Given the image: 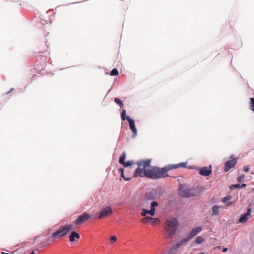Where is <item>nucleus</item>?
Here are the masks:
<instances>
[{
    "mask_svg": "<svg viewBox=\"0 0 254 254\" xmlns=\"http://www.w3.org/2000/svg\"><path fill=\"white\" fill-rule=\"evenodd\" d=\"M167 173V171L166 166H164L161 169L158 167H154L151 169H144V177L153 180H157L158 179L169 177Z\"/></svg>",
    "mask_w": 254,
    "mask_h": 254,
    "instance_id": "nucleus-1",
    "label": "nucleus"
},
{
    "mask_svg": "<svg viewBox=\"0 0 254 254\" xmlns=\"http://www.w3.org/2000/svg\"><path fill=\"white\" fill-rule=\"evenodd\" d=\"M179 226V222L176 217H171L167 219L165 222V230L170 238L176 234Z\"/></svg>",
    "mask_w": 254,
    "mask_h": 254,
    "instance_id": "nucleus-2",
    "label": "nucleus"
},
{
    "mask_svg": "<svg viewBox=\"0 0 254 254\" xmlns=\"http://www.w3.org/2000/svg\"><path fill=\"white\" fill-rule=\"evenodd\" d=\"M72 229L71 225H64L61 226L56 232H54L53 237L61 238L66 235Z\"/></svg>",
    "mask_w": 254,
    "mask_h": 254,
    "instance_id": "nucleus-3",
    "label": "nucleus"
},
{
    "mask_svg": "<svg viewBox=\"0 0 254 254\" xmlns=\"http://www.w3.org/2000/svg\"><path fill=\"white\" fill-rule=\"evenodd\" d=\"M178 194L179 195L186 198H189L195 196V193L192 189L184 188L182 185H180L178 188Z\"/></svg>",
    "mask_w": 254,
    "mask_h": 254,
    "instance_id": "nucleus-4",
    "label": "nucleus"
},
{
    "mask_svg": "<svg viewBox=\"0 0 254 254\" xmlns=\"http://www.w3.org/2000/svg\"><path fill=\"white\" fill-rule=\"evenodd\" d=\"M113 214V210L109 205L104 207L97 214L98 219L109 217Z\"/></svg>",
    "mask_w": 254,
    "mask_h": 254,
    "instance_id": "nucleus-5",
    "label": "nucleus"
},
{
    "mask_svg": "<svg viewBox=\"0 0 254 254\" xmlns=\"http://www.w3.org/2000/svg\"><path fill=\"white\" fill-rule=\"evenodd\" d=\"M202 230V228L200 226L196 227L191 229L187 236L183 239L182 240L185 243L189 241L192 239L193 237L196 236L199 232Z\"/></svg>",
    "mask_w": 254,
    "mask_h": 254,
    "instance_id": "nucleus-6",
    "label": "nucleus"
},
{
    "mask_svg": "<svg viewBox=\"0 0 254 254\" xmlns=\"http://www.w3.org/2000/svg\"><path fill=\"white\" fill-rule=\"evenodd\" d=\"M233 155L231 156V160L227 161L224 164V171L225 172H228L231 169L234 168L237 162V159L236 158H233Z\"/></svg>",
    "mask_w": 254,
    "mask_h": 254,
    "instance_id": "nucleus-7",
    "label": "nucleus"
},
{
    "mask_svg": "<svg viewBox=\"0 0 254 254\" xmlns=\"http://www.w3.org/2000/svg\"><path fill=\"white\" fill-rule=\"evenodd\" d=\"M91 218V215L87 212H84L80 215L78 216L77 218L74 221V223L76 225H79L88 220Z\"/></svg>",
    "mask_w": 254,
    "mask_h": 254,
    "instance_id": "nucleus-8",
    "label": "nucleus"
},
{
    "mask_svg": "<svg viewBox=\"0 0 254 254\" xmlns=\"http://www.w3.org/2000/svg\"><path fill=\"white\" fill-rule=\"evenodd\" d=\"M142 222L146 225L150 224H157L160 222V220L158 218H153L150 216H146L142 220Z\"/></svg>",
    "mask_w": 254,
    "mask_h": 254,
    "instance_id": "nucleus-9",
    "label": "nucleus"
},
{
    "mask_svg": "<svg viewBox=\"0 0 254 254\" xmlns=\"http://www.w3.org/2000/svg\"><path fill=\"white\" fill-rule=\"evenodd\" d=\"M199 174L204 177L209 176L212 173L211 166L208 167H203L200 168L198 171Z\"/></svg>",
    "mask_w": 254,
    "mask_h": 254,
    "instance_id": "nucleus-10",
    "label": "nucleus"
},
{
    "mask_svg": "<svg viewBox=\"0 0 254 254\" xmlns=\"http://www.w3.org/2000/svg\"><path fill=\"white\" fill-rule=\"evenodd\" d=\"M158 195V192L157 190L153 189L151 191L146 193L145 195V198L147 200H153L156 198Z\"/></svg>",
    "mask_w": 254,
    "mask_h": 254,
    "instance_id": "nucleus-11",
    "label": "nucleus"
},
{
    "mask_svg": "<svg viewBox=\"0 0 254 254\" xmlns=\"http://www.w3.org/2000/svg\"><path fill=\"white\" fill-rule=\"evenodd\" d=\"M187 162H186V163L182 162V163H180L177 164H170V165H166L165 166L167 169V171L168 172V171H169L170 170H172L173 169H177L179 168H187Z\"/></svg>",
    "mask_w": 254,
    "mask_h": 254,
    "instance_id": "nucleus-12",
    "label": "nucleus"
},
{
    "mask_svg": "<svg viewBox=\"0 0 254 254\" xmlns=\"http://www.w3.org/2000/svg\"><path fill=\"white\" fill-rule=\"evenodd\" d=\"M184 243L185 242L182 240L177 242L170 248L168 254H175L178 248L182 246Z\"/></svg>",
    "mask_w": 254,
    "mask_h": 254,
    "instance_id": "nucleus-13",
    "label": "nucleus"
},
{
    "mask_svg": "<svg viewBox=\"0 0 254 254\" xmlns=\"http://www.w3.org/2000/svg\"><path fill=\"white\" fill-rule=\"evenodd\" d=\"M251 208H248L247 212L241 215L239 219V221L242 223H244L247 222L248 219V217L251 215Z\"/></svg>",
    "mask_w": 254,
    "mask_h": 254,
    "instance_id": "nucleus-14",
    "label": "nucleus"
},
{
    "mask_svg": "<svg viewBox=\"0 0 254 254\" xmlns=\"http://www.w3.org/2000/svg\"><path fill=\"white\" fill-rule=\"evenodd\" d=\"M55 238H56V237H53V234H52L51 237H49L46 240L42 242L41 244H40V248H42L47 245H50L51 243L54 241Z\"/></svg>",
    "mask_w": 254,
    "mask_h": 254,
    "instance_id": "nucleus-15",
    "label": "nucleus"
},
{
    "mask_svg": "<svg viewBox=\"0 0 254 254\" xmlns=\"http://www.w3.org/2000/svg\"><path fill=\"white\" fill-rule=\"evenodd\" d=\"M150 159H146L140 161L137 163V164L139 167L143 166V169H145L146 167H148L150 166Z\"/></svg>",
    "mask_w": 254,
    "mask_h": 254,
    "instance_id": "nucleus-16",
    "label": "nucleus"
},
{
    "mask_svg": "<svg viewBox=\"0 0 254 254\" xmlns=\"http://www.w3.org/2000/svg\"><path fill=\"white\" fill-rule=\"evenodd\" d=\"M140 167H137L133 173V177H137L138 176L140 177H144V169H141Z\"/></svg>",
    "mask_w": 254,
    "mask_h": 254,
    "instance_id": "nucleus-17",
    "label": "nucleus"
},
{
    "mask_svg": "<svg viewBox=\"0 0 254 254\" xmlns=\"http://www.w3.org/2000/svg\"><path fill=\"white\" fill-rule=\"evenodd\" d=\"M79 238H80L79 234L75 231H71V232L69 236V241L71 242H74L75 240V239H79Z\"/></svg>",
    "mask_w": 254,
    "mask_h": 254,
    "instance_id": "nucleus-18",
    "label": "nucleus"
},
{
    "mask_svg": "<svg viewBox=\"0 0 254 254\" xmlns=\"http://www.w3.org/2000/svg\"><path fill=\"white\" fill-rule=\"evenodd\" d=\"M158 206V202L156 201H153L151 202L150 204V209L149 210L150 211V215L151 216H154L155 215V207Z\"/></svg>",
    "mask_w": 254,
    "mask_h": 254,
    "instance_id": "nucleus-19",
    "label": "nucleus"
},
{
    "mask_svg": "<svg viewBox=\"0 0 254 254\" xmlns=\"http://www.w3.org/2000/svg\"><path fill=\"white\" fill-rule=\"evenodd\" d=\"M127 134H129V132L131 131L132 134L131 137L134 138L137 135V128H125Z\"/></svg>",
    "mask_w": 254,
    "mask_h": 254,
    "instance_id": "nucleus-20",
    "label": "nucleus"
},
{
    "mask_svg": "<svg viewBox=\"0 0 254 254\" xmlns=\"http://www.w3.org/2000/svg\"><path fill=\"white\" fill-rule=\"evenodd\" d=\"M212 215H218L219 213V206L216 205H214L212 207Z\"/></svg>",
    "mask_w": 254,
    "mask_h": 254,
    "instance_id": "nucleus-21",
    "label": "nucleus"
},
{
    "mask_svg": "<svg viewBox=\"0 0 254 254\" xmlns=\"http://www.w3.org/2000/svg\"><path fill=\"white\" fill-rule=\"evenodd\" d=\"M128 123L129 127H135V121L130 117H127L126 119Z\"/></svg>",
    "mask_w": 254,
    "mask_h": 254,
    "instance_id": "nucleus-22",
    "label": "nucleus"
},
{
    "mask_svg": "<svg viewBox=\"0 0 254 254\" xmlns=\"http://www.w3.org/2000/svg\"><path fill=\"white\" fill-rule=\"evenodd\" d=\"M126 157V154L125 152H123L119 158V162L121 164L125 163V159Z\"/></svg>",
    "mask_w": 254,
    "mask_h": 254,
    "instance_id": "nucleus-23",
    "label": "nucleus"
},
{
    "mask_svg": "<svg viewBox=\"0 0 254 254\" xmlns=\"http://www.w3.org/2000/svg\"><path fill=\"white\" fill-rule=\"evenodd\" d=\"M114 101L121 108H122L124 107V105L122 101L119 98H114Z\"/></svg>",
    "mask_w": 254,
    "mask_h": 254,
    "instance_id": "nucleus-24",
    "label": "nucleus"
},
{
    "mask_svg": "<svg viewBox=\"0 0 254 254\" xmlns=\"http://www.w3.org/2000/svg\"><path fill=\"white\" fill-rule=\"evenodd\" d=\"M231 196H226L224 197V198H223V199L222 200V202L226 203L227 205L229 206L231 204V202L228 203L227 202L229 200H230L231 199Z\"/></svg>",
    "mask_w": 254,
    "mask_h": 254,
    "instance_id": "nucleus-25",
    "label": "nucleus"
},
{
    "mask_svg": "<svg viewBox=\"0 0 254 254\" xmlns=\"http://www.w3.org/2000/svg\"><path fill=\"white\" fill-rule=\"evenodd\" d=\"M128 116L126 115V110L125 109H123L121 113V118L123 121H125L127 119Z\"/></svg>",
    "mask_w": 254,
    "mask_h": 254,
    "instance_id": "nucleus-26",
    "label": "nucleus"
},
{
    "mask_svg": "<svg viewBox=\"0 0 254 254\" xmlns=\"http://www.w3.org/2000/svg\"><path fill=\"white\" fill-rule=\"evenodd\" d=\"M229 188L231 190H234L235 189H240V184H236L232 185Z\"/></svg>",
    "mask_w": 254,
    "mask_h": 254,
    "instance_id": "nucleus-27",
    "label": "nucleus"
},
{
    "mask_svg": "<svg viewBox=\"0 0 254 254\" xmlns=\"http://www.w3.org/2000/svg\"><path fill=\"white\" fill-rule=\"evenodd\" d=\"M118 74H119L118 70L116 68H114L110 71V75L112 76H116V75H118Z\"/></svg>",
    "mask_w": 254,
    "mask_h": 254,
    "instance_id": "nucleus-28",
    "label": "nucleus"
},
{
    "mask_svg": "<svg viewBox=\"0 0 254 254\" xmlns=\"http://www.w3.org/2000/svg\"><path fill=\"white\" fill-rule=\"evenodd\" d=\"M204 241V239L202 237L198 236L195 238V242L197 244H200L202 243Z\"/></svg>",
    "mask_w": 254,
    "mask_h": 254,
    "instance_id": "nucleus-29",
    "label": "nucleus"
},
{
    "mask_svg": "<svg viewBox=\"0 0 254 254\" xmlns=\"http://www.w3.org/2000/svg\"><path fill=\"white\" fill-rule=\"evenodd\" d=\"M150 211L149 210H147V209H142V212L141 213V216H145L146 217V215L147 214H150Z\"/></svg>",
    "mask_w": 254,
    "mask_h": 254,
    "instance_id": "nucleus-30",
    "label": "nucleus"
},
{
    "mask_svg": "<svg viewBox=\"0 0 254 254\" xmlns=\"http://www.w3.org/2000/svg\"><path fill=\"white\" fill-rule=\"evenodd\" d=\"M132 164V162H131L130 161H127V162L125 161V163H123L122 165L125 167H128L131 166Z\"/></svg>",
    "mask_w": 254,
    "mask_h": 254,
    "instance_id": "nucleus-31",
    "label": "nucleus"
},
{
    "mask_svg": "<svg viewBox=\"0 0 254 254\" xmlns=\"http://www.w3.org/2000/svg\"><path fill=\"white\" fill-rule=\"evenodd\" d=\"M251 109L254 112V98L250 99Z\"/></svg>",
    "mask_w": 254,
    "mask_h": 254,
    "instance_id": "nucleus-32",
    "label": "nucleus"
},
{
    "mask_svg": "<svg viewBox=\"0 0 254 254\" xmlns=\"http://www.w3.org/2000/svg\"><path fill=\"white\" fill-rule=\"evenodd\" d=\"M244 179L245 176L244 175H242L238 178L237 180L238 182L241 183L244 181Z\"/></svg>",
    "mask_w": 254,
    "mask_h": 254,
    "instance_id": "nucleus-33",
    "label": "nucleus"
},
{
    "mask_svg": "<svg viewBox=\"0 0 254 254\" xmlns=\"http://www.w3.org/2000/svg\"><path fill=\"white\" fill-rule=\"evenodd\" d=\"M117 240V238L116 236H112L110 237V241L112 243L116 242Z\"/></svg>",
    "mask_w": 254,
    "mask_h": 254,
    "instance_id": "nucleus-34",
    "label": "nucleus"
},
{
    "mask_svg": "<svg viewBox=\"0 0 254 254\" xmlns=\"http://www.w3.org/2000/svg\"><path fill=\"white\" fill-rule=\"evenodd\" d=\"M250 170V167L249 166H245L244 167V171L246 172H247L249 171Z\"/></svg>",
    "mask_w": 254,
    "mask_h": 254,
    "instance_id": "nucleus-35",
    "label": "nucleus"
},
{
    "mask_svg": "<svg viewBox=\"0 0 254 254\" xmlns=\"http://www.w3.org/2000/svg\"><path fill=\"white\" fill-rule=\"evenodd\" d=\"M247 186L246 184H242L240 185V189L244 188Z\"/></svg>",
    "mask_w": 254,
    "mask_h": 254,
    "instance_id": "nucleus-36",
    "label": "nucleus"
},
{
    "mask_svg": "<svg viewBox=\"0 0 254 254\" xmlns=\"http://www.w3.org/2000/svg\"><path fill=\"white\" fill-rule=\"evenodd\" d=\"M119 171L121 173V174H123V173H124V168H120L119 169Z\"/></svg>",
    "mask_w": 254,
    "mask_h": 254,
    "instance_id": "nucleus-37",
    "label": "nucleus"
},
{
    "mask_svg": "<svg viewBox=\"0 0 254 254\" xmlns=\"http://www.w3.org/2000/svg\"><path fill=\"white\" fill-rule=\"evenodd\" d=\"M228 251V249L227 248H223L222 252H226Z\"/></svg>",
    "mask_w": 254,
    "mask_h": 254,
    "instance_id": "nucleus-38",
    "label": "nucleus"
},
{
    "mask_svg": "<svg viewBox=\"0 0 254 254\" xmlns=\"http://www.w3.org/2000/svg\"><path fill=\"white\" fill-rule=\"evenodd\" d=\"M124 180L127 181H129L131 180V178H130V177L125 178V179Z\"/></svg>",
    "mask_w": 254,
    "mask_h": 254,
    "instance_id": "nucleus-39",
    "label": "nucleus"
},
{
    "mask_svg": "<svg viewBox=\"0 0 254 254\" xmlns=\"http://www.w3.org/2000/svg\"><path fill=\"white\" fill-rule=\"evenodd\" d=\"M13 90V88H11V89H10V90L9 91L7 92L6 93V94H9L10 92H11V91H12Z\"/></svg>",
    "mask_w": 254,
    "mask_h": 254,
    "instance_id": "nucleus-40",
    "label": "nucleus"
},
{
    "mask_svg": "<svg viewBox=\"0 0 254 254\" xmlns=\"http://www.w3.org/2000/svg\"><path fill=\"white\" fill-rule=\"evenodd\" d=\"M121 177L123 178L124 179H125L126 177H125L124 173L121 174Z\"/></svg>",
    "mask_w": 254,
    "mask_h": 254,
    "instance_id": "nucleus-41",
    "label": "nucleus"
},
{
    "mask_svg": "<svg viewBox=\"0 0 254 254\" xmlns=\"http://www.w3.org/2000/svg\"><path fill=\"white\" fill-rule=\"evenodd\" d=\"M35 250H34L32 251L30 254H35Z\"/></svg>",
    "mask_w": 254,
    "mask_h": 254,
    "instance_id": "nucleus-42",
    "label": "nucleus"
},
{
    "mask_svg": "<svg viewBox=\"0 0 254 254\" xmlns=\"http://www.w3.org/2000/svg\"><path fill=\"white\" fill-rule=\"evenodd\" d=\"M0 254H9L6 253H4V252H1Z\"/></svg>",
    "mask_w": 254,
    "mask_h": 254,
    "instance_id": "nucleus-43",
    "label": "nucleus"
},
{
    "mask_svg": "<svg viewBox=\"0 0 254 254\" xmlns=\"http://www.w3.org/2000/svg\"><path fill=\"white\" fill-rule=\"evenodd\" d=\"M45 66H46V64L43 65L42 67H41L42 69H43V67H45Z\"/></svg>",
    "mask_w": 254,
    "mask_h": 254,
    "instance_id": "nucleus-44",
    "label": "nucleus"
},
{
    "mask_svg": "<svg viewBox=\"0 0 254 254\" xmlns=\"http://www.w3.org/2000/svg\"><path fill=\"white\" fill-rule=\"evenodd\" d=\"M36 76V74H33V78H34V77Z\"/></svg>",
    "mask_w": 254,
    "mask_h": 254,
    "instance_id": "nucleus-45",
    "label": "nucleus"
},
{
    "mask_svg": "<svg viewBox=\"0 0 254 254\" xmlns=\"http://www.w3.org/2000/svg\"><path fill=\"white\" fill-rule=\"evenodd\" d=\"M38 68H39L38 67H37V68H35V70H38Z\"/></svg>",
    "mask_w": 254,
    "mask_h": 254,
    "instance_id": "nucleus-46",
    "label": "nucleus"
},
{
    "mask_svg": "<svg viewBox=\"0 0 254 254\" xmlns=\"http://www.w3.org/2000/svg\"><path fill=\"white\" fill-rule=\"evenodd\" d=\"M114 85H115V83H113V86H114Z\"/></svg>",
    "mask_w": 254,
    "mask_h": 254,
    "instance_id": "nucleus-47",
    "label": "nucleus"
},
{
    "mask_svg": "<svg viewBox=\"0 0 254 254\" xmlns=\"http://www.w3.org/2000/svg\"><path fill=\"white\" fill-rule=\"evenodd\" d=\"M114 85H115V83H113V86H114Z\"/></svg>",
    "mask_w": 254,
    "mask_h": 254,
    "instance_id": "nucleus-48",
    "label": "nucleus"
},
{
    "mask_svg": "<svg viewBox=\"0 0 254 254\" xmlns=\"http://www.w3.org/2000/svg\"><path fill=\"white\" fill-rule=\"evenodd\" d=\"M114 85H115V83H113V86H114Z\"/></svg>",
    "mask_w": 254,
    "mask_h": 254,
    "instance_id": "nucleus-49",
    "label": "nucleus"
}]
</instances>
